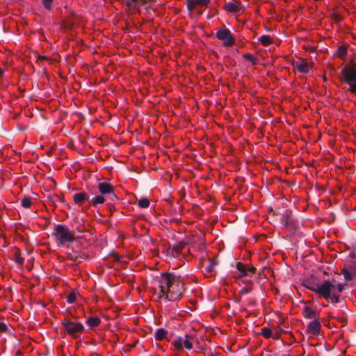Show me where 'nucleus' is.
Instances as JSON below:
<instances>
[{
  "label": "nucleus",
  "mask_w": 356,
  "mask_h": 356,
  "mask_svg": "<svg viewBox=\"0 0 356 356\" xmlns=\"http://www.w3.org/2000/svg\"><path fill=\"white\" fill-rule=\"evenodd\" d=\"M184 284L180 275L172 273H162L159 280V298L167 301H179L183 297Z\"/></svg>",
  "instance_id": "f257e3e1"
},
{
  "label": "nucleus",
  "mask_w": 356,
  "mask_h": 356,
  "mask_svg": "<svg viewBox=\"0 0 356 356\" xmlns=\"http://www.w3.org/2000/svg\"><path fill=\"white\" fill-rule=\"evenodd\" d=\"M335 280H325L321 284H317L312 280H306L303 282V286L324 298L326 300L332 303L339 302V295L336 294L334 290Z\"/></svg>",
  "instance_id": "f03ea898"
},
{
  "label": "nucleus",
  "mask_w": 356,
  "mask_h": 356,
  "mask_svg": "<svg viewBox=\"0 0 356 356\" xmlns=\"http://www.w3.org/2000/svg\"><path fill=\"white\" fill-rule=\"evenodd\" d=\"M341 80L348 85V91L356 94V65L351 64L341 70Z\"/></svg>",
  "instance_id": "7ed1b4c3"
},
{
  "label": "nucleus",
  "mask_w": 356,
  "mask_h": 356,
  "mask_svg": "<svg viewBox=\"0 0 356 356\" xmlns=\"http://www.w3.org/2000/svg\"><path fill=\"white\" fill-rule=\"evenodd\" d=\"M54 236L56 237L57 241L61 244L67 242H73L76 240L73 234L63 225H57L55 227Z\"/></svg>",
  "instance_id": "20e7f679"
},
{
  "label": "nucleus",
  "mask_w": 356,
  "mask_h": 356,
  "mask_svg": "<svg viewBox=\"0 0 356 356\" xmlns=\"http://www.w3.org/2000/svg\"><path fill=\"white\" fill-rule=\"evenodd\" d=\"M66 332L74 339H78L84 330V326L79 322L72 321L70 319H64L61 322Z\"/></svg>",
  "instance_id": "39448f33"
},
{
  "label": "nucleus",
  "mask_w": 356,
  "mask_h": 356,
  "mask_svg": "<svg viewBox=\"0 0 356 356\" xmlns=\"http://www.w3.org/2000/svg\"><path fill=\"white\" fill-rule=\"evenodd\" d=\"M192 339V335L185 334L184 338L181 337H177L175 338L172 343L177 351L181 350L184 347L187 350H191L193 348V345L190 340Z\"/></svg>",
  "instance_id": "423d86ee"
},
{
  "label": "nucleus",
  "mask_w": 356,
  "mask_h": 356,
  "mask_svg": "<svg viewBox=\"0 0 356 356\" xmlns=\"http://www.w3.org/2000/svg\"><path fill=\"white\" fill-rule=\"evenodd\" d=\"M216 38L222 42L225 47H232L234 43V37L228 29H219L216 33Z\"/></svg>",
  "instance_id": "0eeeda50"
},
{
  "label": "nucleus",
  "mask_w": 356,
  "mask_h": 356,
  "mask_svg": "<svg viewBox=\"0 0 356 356\" xmlns=\"http://www.w3.org/2000/svg\"><path fill=\"white\" fill-rule=\"evenodd\" d=\"M97 188L102 195H108L111 196V201L118 200V198L114 193L113 186L107 182H100L97 185Z\"/></svg>",
  "instance_id": "6e6552de"
},
{
  "label": "nucleus",
  "mask_w": 356,
  "mask_h": 356,
  "mask_svg": "<svg viewBox=\"0 0 356 356\" xmlns=\"http://www.w3.org/2000/svg\"><path fill=\"white\" fill-rule=\"evenodd\" d=\"M185 242H180L179 244L174 246H169L166 249V253L168 256L172 257H178L181 253L183 248L185 247Z\"/></svg>",
  "instance_id": "1a4fd4ad"
},
{
  "label": "nucleus",
  "mask_w": 356,
  "mask_h": 356,
  "mask_svg": "<svg viewBox=\"0 0 356 356\" xmlns=\"http://www.w3.org/2000/svg\"><path fill=\"white\" fill-rule=\"evenodd\" d=\"M321 330V323L319 318H316L309 323L307 327V332L312 335H318Z\"/></svg>",
  "instance_id": "9d476101"
},
{
  "label": "nucleus",
  "mask_w": 356,
  "mask_h": 356,
  "mask_svg": "<svg viewBox=\"0 0 356 356\" xmlns=\"http://www.w3.org/2000/svg\"><path fill=\"white\" fill-rule=\"evenodd\" d=\"M66 254L67 259L76 264L81 263V260L85 258V254L79 250H72V252H67Z\"/></svg>",
  "instance_id": "9b49d317"
},
{
  "label": "nucleus",
  "mask_w": 356,
  "mask_h": 356,
  "mask_svg": "<svg viewBox=\"0 0 356 356\" xmlns=\"http://www.w3.org/2000/svg\"><path fill=\"white\" fill-rule=\"evenodd\" d=\"M210 0H186V6L188 10L192 11L197 6H206Z\"/></svg>",
  "instance_id": "f8f14e48"
},
{
  "label": "nucleus",
  "mask_w": 356,
  "mask_h": 356,
  "mask_svg": "<svg viewBox=\"0 0 356 356\" xmlns=\"http://www.w3.org/2000/svg\"><path fill=\"white\" fill-rule=\"evenodd\" d=\"M294 66L298 72L303 74L309 73L310 70L309 63L305 60H300L296 62Z\"/></svg>",
  "instance_id": "ddd939ff"
},
{
  "label": "nucleus",
  "mask_w": 356,
  "mask_h": 356,
  "mask_svg": "<svg viewBox=\"0 0 356 356\" xmlns=\"http://www.w3.org/2000/svg\"><path fill=\"white\" fill-rule=\"evenodd\" d=\"M225 9L229 12L237 13L243 10L241 3L238 1L229 2L225 6Z\"/></svg>",
  "instance_id": "4468645a"
},
{
  "label": "nucleus",
  "mask_w": 356,
  "mask_h": 356,
  "mask_svg": "<svg viewBox=\"0 0 356 356\" xmlns=\"http://www.w3.org/2000/svg\"><path fill=\"white\" fill-rule=\"evenodd\" d=\"M73 200L76 204H81L86 200L89 202V196L84 192L75 193L73 195Z\"/></svg>",
  "instance_id": "2eb2a0df"
},
{
  "label": "nucleus",
  "mask_w": 356,
  "mask_h": 356,
  "mask_svg": "<svg viewBox=\"0 0 356 356\" xmlns=\"http://www.w3.org/2000/svg\"><path fill=\"white\" fill-rule=\"evenodd\" d=\"M303 316L305 318L312 319V318H318L317 313L315 310L312 309L309 306H305L303 309Z\"/></svg>",
  "instance_id": "dca6fc26"
},
{
  "label": "nucleus",
  "mask_w": 356,
  "mask_h": 356,
  "mask_svg": "<svg viewBox=\"0 0 356 356\" xmlns=\"http://www.w3.org/2000/svg\"><path fill=\"white\" fill-rule=\"evenodd\" d=\"M106 201V199L103 195H96L89 200V203L93 207H97L99 204H103Z\"/></svg>",
  "instance_id": "f3484780"
},
{
  "label": "nucleus",
  "mask_w": 356,
  "mask_h": 356,
  "mask_svg": "<svg viewBox=\"0 0 356 356\" xmlns=\"http://www.w3.org/2000/svg\"><path fill=\"white\" fill-rule=\"evenodd\" d=\"M218 264L216 259H209L208 260V264L204 266V269L207 273H212L214 271L215 267Z\"/></svg>",
  "instance_id": "a211bd4d"
},
{
  "label": "nucleus",
  "mask_w": 356,
  "mask_h": 356,
  "mask_svg": "<svg viewBox=\"0 0 356 356\" xmlns=\"http://www.w3.org/2000/svg\"><path fill=\"white\" fill-rule=\"evenodd\" d=\"M168 331L164 328H159L154 333V339L156 341H161L166 338Z\"/></svg>",
  "instance_id": "6ab92c4d"
},
{
  "label": "nucleus",
  "mask_w": 356,
  "mask_h": 356,
  "mask_svg": "<svg viewBox=\"0 0 356 356\" xmlns=\"http://www.w3.org/2000/svg\"><path fill=\"white\" fill-rule=\"evenodd\" d=\"M100 322V318L96 316H90L86 320V323L91 327L97 326Z\"/></svg>",
  "instance_id": "aec40b11"
},
{
  "label": "nucleus",
  "mask_w": 356,
  "mask_h": 356,
  "mask_svg": "<svg viewBox=\"0 0 356 356\" xmlns=\"http://www.w3.org/2000/svg\"><path fill=\"white\" fill-rule=\"evenodd\" d=\"M281 222L286 227H289L293 225V220L289 215L283 216L281 219Z\"/></svg>",
  "instance_id": "412c9836"
},
{
  "label": "nucleus",
  "mask_w": 356,
  "mask_h": 356,
  "mask_svg": "<svg viewBox=\"0 0 356 356\" xmlns=\"http://www.w3.org/2000/svg\"><path fill=\"white\" fill-rule=\"evenodd\" d=\"M236 269L238 270L241 277L245 276L247 266L241 262H237L236 265Z\"/></svg>",
  "instance_id": "4be33fe9"
},
{
  "label": "nucleus",
  "mask_w": 356,
  "mask_h": 356,
  "mask_svg": "<svg viewBox=\"0 0 356 356\" xmlns=\"http://www.w3.org/2000/svg\"><path fill=\"white\" fill-rule=\"evenodd\" d=\"M259 40L262 44L267 46L271 43L272 38L270 35H263L259 38Z\"/></svg>",
  "instance_id": "5701e85b"
},
{
  "label": "nucleus",
  "mask_w": 356,
  "mask_h": 356,
  "mask_svg": "<svg viewBox=\"0 0 356 356\" xmlns=\"http://www.w3.org/2000/svg\"><path fill=\"white\" fill-rule=\"evenodd\" d=\"M347 49L344 46H339L337 51L335 53L336 56H338L339 57L343 58L346 54Z\"/></svg>",
  "instance_id": "b1692460"
},
{
  "label": "nucleus",
  "mask_w": 356,
  "mask_h": 356,
  "mask_svg": "<svg viewBox=\"0 0 356 356\" xmlns=\"http://www.w3.org/2000/svg\"><path fill=\"white\" fill-rule=\"evenodd\" d=\"M21 204L25 209L29 208L31 205V198L27 196H24L21 200Z\"/></svg>",
  "instance_id": "393cba45"
},
{
  "label": "nucleus",
  "mask_w": 356,
  "mask_h": 356,
  "mask_svg": "<svg viewBox=\"0 0 356 356\" xmlns=\"http://www.w3.org/2000/svg\"><path fill=\"white\" fill-rule=\"evenodd\" d=\"M261 334L266 339H268L272 337V330L270 328L265 327L261 329Z\"/></svg>",
  "instance_id": "a878e982"
},
{
  "label": "nucleus",
  "mask_w": 356,
  "mask_h": 356,
  "mask_svg": "<svg viewBox=\"0 0 356 356\" xmlns=\"http://www.w3.org/2000/svg\"><path fill=\"white\" fill-rule=\"evenodd\" d=\"M138 205L141 208H147L149 206V200L147 198L140 199Z\"/></svg>",
  "instance_id": "bb28decb"
},
{
  "label": "nucleus",
  "mask_w": 356,
  "mask_h": 356,
  "mask_svg": "<svg viewBox=\"0 0 356 356\" xmlns=\"http://www.w3.org/2000/svg\"><path fill=\"white\" fill-rule=\"evenodd\" d=\"M76 298V293L75 291H72L67 297V302L69 304H72L75 302Z\"/></svg>",
  "instance_id": "cd10ccee"
},
{
  "label": "nucleus",
  "mask_w": 356,
  "mask_h": 356,
  "mask_svg": "<svg viewBox=\"0 0 356 356\" xmlns=\"http://www.w3.org/2000/svg\"><path fill=\"white\" fill-rule=\"evenodd\" d=\"M342 273L344 276V278L346 281H350L353 280V277L351 275L350 272L346 268H343L342 270Z\"/></svg>",
  "instance_id": "c85d7f7f"
},
{
  "label": "nucleus",
  "mask_w": 356,
  "mask_h": 356,
  "mask_svg": "<svg viewBox=\"0 0 356 356\" xmlns=\"http://www.w3.org/2000/svg\"><path fill=\"white\" fill-rule=\"evenodd\" d=\"M122 2L127 6L131 7L136 3H141L140 0H122Z\"/></svg>",
  "instance_id": "c756f323"
},
{
  "label": "nucleus",
  "mask_w": 356,
  "mask_h": 356,
  "mask_svg": "<svg viewBox=\"0 0 356 356\" xmlns=\"http://www.w3.org/2000/svg\"><path fill=\"white\" fill-rule=\"evenodd\" d=\"M256 272V268L253 266L252 267H248L246 269V273H245V276L251 277L252 275H254Z\"/></svg>",
  "instance_id": "7c9ffc66"
},
{
  "label": "nucleus",
  "mask_w": 356,
  "mask_h": 356,
  "mask_svg": "<svg viewBox=\"0 0 356 356\" xmlns=\"http://www.w3.org/2000/svg\"><path fill=\"white\" fill-rule=\"evenodd\" d=\"M344 285L342 284H338L337 286L334 285V290L336 294H338L339 296V293H341L343 290Z\"/></svg>",
  "instance_id": "2f4dec72"
},
{
  "label": "nucleus",
  "mask_w": 356,
  "mask_h": 356,
  "mask_svg": "<svg viewBox=\"0 0 356 356\" xmlns=\"http://www.w3.org/2000/svg\"><path fill=\"white\" fill-rule=\"evenodd\" d=\"M244 58L248 60V61H250L253 65H255L257 63V61H256V59L254 58V57L251 55V54H245L244 55Z\"/></svg>",
  "instance_id": "473e14b6"
},
{
  "label": "nucleus",
  "mask_w": 356,
  "mask_h": 356,
  "mask_svg": "<svg viewBox=\"0 0 356 356\" xmlns=\"http://www.w3.org/2000/svg\"><path fill=\"white\" fill-rule=\"evenodd\" d=\"M53 0H42V4L46 9H50Z\"/></svg>",
  "instance_id": "72a5a7b5"
},
{
  "label": "nucleus",
  "mask_w": 356,
  "mask_h": 356,
  "mask_svg": "<svg viewBox=\"0 0 356 356\" xmlns=\"http://www.w3.org/2000/svg\"><path fill=\"white\" fill-rule=\"evenodd\" d=\"M332 19L337 22H340L342 20L341 16L338 13H333L332 16Z\"/></svg>",
  "instance_id": "f704fd0d"
},
{
  "label": "nucleus",
  "mask_w": 356,
  "mask_h": 356,
  "mask_svg": "<svg viewBox=\"0 0 356 356\" xmlns=\"http://www.w3.org/2000/svg\"><path fill=\"white\" fill-rule=\"evenodd\" d=\"M8 330V327L6 323L0 322V332H6Z\"/></svg>",
  "instance_id": "c9c22d12"
},
{
  "label": "nucleus",
  "mask_w": 356,
  "mask_h": 356,
  "mask_svg": "<svg viewBox=\"0 0 356 356\" xmlns=\"http://www.w3.org/2000/svg\"><path fill=\"white\" fill-rule=\"evenodd\" d=\"M15 261L19 264V265H22L24 262V259L20 256H17L16 257V259H15Z\"/></svg>",
  "instance_id": "e433bc0d"
},
{
  "label": "nucleus",
  "mask_w": 356,
  "mask_h": 356,
  "mask_svg": "<svg viewBox=\"0 0 356 356\" xmlns=\"http://www.w3.org/2000/svg\"><path fill=\"white\" fill-rule=\"evenodd\" d=\"M76 229L79 233H83V232H84L86 231L85 229L82 226H81V225L77 226Z\"/></svg>",
  "instance_id": "4c0bfd02"
},
{
  "label": "nucleus",
  "mask_w": 356,
  "mask_h": 356,
  "mask_svg": "<svg viewBox=\"0 0 356 356\" xmlns=\"http://www.w3.org/2000/svg\"><path fill=\"white\" fill-rule=\"evenodd\" d=\"M241 294L245 295L249 293V290L247 288H242L240 291Z\"/></svg>",
  "instance_id": "58836bf2"
},
{
  "label": "nucleus",
  "mask_w": 356,
  "mask_h": 356,
  "mask_svg": "<svg viewBox=\"0 0 356 356\" xmlns=\"http://www.w3.org/2000/svg\"><path fill=\"white\" fill-rule=\"evenodd\" d=\"M341 322H345L346 320L344 318H339Z\"/></svg>",
  "instance_id": "ea45409f"
},
{
  "label": "nucleus",
  "mask_w": 356,
  "mask_h": 356,
  "mask_svg": "<svg viewBox=\"0 0 356 356\" xmlns=\"http://www.w3.org/2000/svg\"><path fill=\"white\" fill-rule=\"evenodd\" d=\"M3 70H1V68H0V76H1L3 75Z\"/></svg>",
  "instance_id": "a19ab883"
},
{
  "label": "nucleus",
  "mask_w": 356,
  "mask_h": 356,
  "mask_svg": "<svg viewBox=\"0 0 356 356\" xmlns=\"http://www.w3.org/2000/svg\"><path fill=\"white\" fill-rule=\"evenodd\" d=\"M208 356H215V355L213 353H211Z\"/></svg>",
  "instance_id": "79ce46f5"
}]
</instances>
